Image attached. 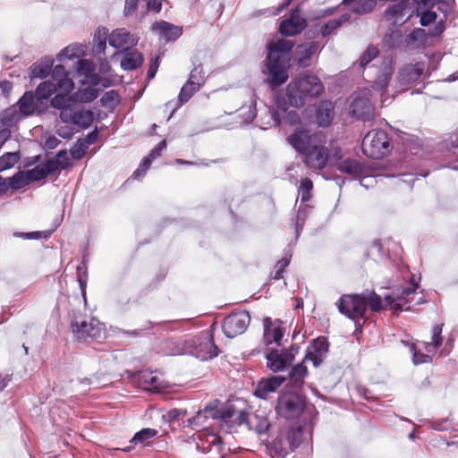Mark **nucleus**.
Masks as SVG:
<instances>
[{"instance_id": "nucleus-1", "label": "nucleus", "mask_w": 458, "mask_h": 458, "mask_svg": "<svg viewBox=\"0 0 458 458\" xmlns=\"http://www.w3.org/2000/svg\"><path fill=\"white\" fill-rule=\"evenodd\" d=\"M324 91L320 79L310 72H303L293 80L285 89L284 96L276 98V107L286 112L289 106L300 108L317 98Z\"/></svg>"}, {"instance_id": "nucleus-2", "label": "nucleus", "mask_w": 458, "mask_h": 458, "mask_svg": "<svg viewBox=\"0 0 458 458\" xmlns=\"http://www.w3.org/2000/svg\"><path fill=\"white\" fill-rule=\"evenodd\" d=\"M361 148L370 158H382L391 151L390 137L384 130H371L364 136Z\"/></svg>"}, {"instance_id": "nucleus-3", "label": "nucleus", "mask_w": 458, "mask_h": 458, "mask_svg": "<svg viewBox=\"0 0 458 458\" xmlns=\"http://www.w3.org/2000/svg\"><path fill=\"white\" fill-rule=\"evenodd\" d=\"M187 353L200 360H208L219 353L210 332H202L186 340Z\"/></svg>"}, {"instance_id": "nucleus-4", "label": "nucleus", "mask_w": 458, "mask_h": 458, "mask_svg": "<svg viewBox=\"0 0 458 458\" xmlns=\"http://www.w3.org/2000/svg\"><path fill=\"white\" fill-rule=\"evenodd\" d=\"M264 63V72L268 75L267 82L271 88H277L287 81L290 60L267 55Z\"/></svg>"}, {"instance_id": "nucleus-5", "label": "nucleus", "mask_w": 458, "mask_h": 458, "mask_svg": "<svg viewBox=\"0 0 458 458\" xmlns=\"http://www.w3.org/2000/svg\"><path fill=\"white\" fill-rule=\"evenodd\" d=\"M304 400L294 392H285L277 398L276 413L285 420L298 418L304 409Z\"/></svg>"}, {"instance_id": "nucleus-6", "label": "nucleus", "mask_w": 458, "mask_h": 458, "mask_svg": "<svg viewBox=\"0 0 458 458\" xmlns=\"http://www.w3.org/2000/svg\"><path fill=\"white\" fill-rule=\"evenodd\" d=\"M365 298L363 292L341 296L336 303L339 312L350 319L364 317L367 310Z\"/></svg>"}, {"instance_id": "nucleus-7", "label": "nucleus", "mask_w": 458, "mask_h": 458, "mask_svg": "<svg viewBox=\"0 0 458 458\" xmlns=\"http://www.w3.org/2000/svg\"><path fill=\"white\" fill-rule=\"evenodd\" d=\"M250 323V316L247 310L234 311L227 315L222 323V330L228 338L243 334Z\"/></svg>"}, {"instance_id": "nucleus-8", "label": "nucleus", "mask_w": 458, "mask_h": 458, "mask_svg": "<svg viewBox=\"0 0 458 458\" xmlns=\"http://www.w3.org/2000/svg\"><path fill=\"white\" fill-rule=\"evenodd\" d=\"M370 91L367 89L357 92L350 106V115L364 122L374 119V106L371 104Z\"/></svg>"}, {"instance_id": "nucleus-9", "label": "nucleus", "mask_w": 458, "mask_h": 458, "mask_svg": "<svg viewBox=\"0 0 458 458\" xmlns=\"http://www.w3.org/2000/svg\"><path fill=\"white\" fill-rule=\"evenodd\" d=\"M193 440L195 441L196 449L202 454H221L223 452L224 445L220 436L207 429L199 430L193 436Z\"/></svg>"}, {"instance_id": "nucleus-10", "label": "nucleus", "mask_w": 458, "mask_h": 458, "mask_svg": "<svg viewBox=\"0 0 458 458\" xmlns=\"http://www.w3.org/2000/svg\"><path fill=\"white\" fill-rule=\"evenodd\" d=\"M419 280H416V276L413 275L411 278V287L396 289L392 294L385 295V301L387 304L394 310H408L410 306V295L413 294L416 289L419 287Z\"/></svg>"}, {"instance_id": "nucleus-11", "label": "nucleus", "mask_w": 458, "mask_h": 458, "mask_svg": "<svg viewBox=\"0 0 458 458\" xmlns=\"http://www.w3.org/2000/svg\"><path fill=\"white\" fill-rule=\"evenodd\" d=\"M285 333V323L281 319H272L269 317L263 318L262 342L266 346L275 344L280 347Z\"/></svg>"}, {"instance_id": "nucleus-12", "label": "nucleus", "mask_w": 458, "mask_h": 458, "mask_svg": "<svg viewBox=\"0 0 458 458\" xmlns=\"http://www.w3.org/2000/svg\"><path fill=\"white\" fill-rule=\"evenodd\" d=\"M307 21L301 16V8L294 7L289 18L283 20L279 25V32L284 37H293L301 34L307 27Z\"/></svg>"}, {"instance_id": "nucleus-13", "label": "nucleus", "mask_w": 458, "mask_h": 458, "mask_svg": "<svg viewBox=\"0 0 458 458\" xmlns=\"http://www.w3.org/2000/svg\"><path fill=\"white\" fill-rule=\"evenodd\" d=\"M329 351V343L324 336L314 339L306 348L303 362L311 361L318 368L326 360Z\"/></svg>"}, {"instance_id": "nucleus-14", "label": "nucleus", "mask_w": 458, "mask_h": 458, "mask_svg": "<svg viewBox=\"0 0 458 458\" xmlns=\"http://www.w3.org/2000/svg\"><path fill=\"white\" fill-rule=\"evenodd\" d=\"M321 140V136L314 133L310 134L303 129H296L288 138V143L300 154L304 155L306 152Z\"/></svg>"}, {"instance_id": "nucleus-15", "label": "nucleus", "mask_w": 458, "mask_h": 458, "mask_svg": "<svg viewBox=\"0 0 458 458\" xmlns=\"http://www.w3.org/2000/svg\"><path fill=\"white\" fill-rule=\"evenodd\" d=\"M303 156L304 163L308 167L322 170L327 165L329 153L327 148L322 145L319 140Z\"/></svg>"}, {"instance_id": "nucleus-16", "label": "nucleus", "mask_w": 458, "mask_h": 458, "mask_svg": "<svg viewBox=\"0 0 458 458\" xmlns=\"http://www.w3.org/2000/svg\"><path fill=\"white\" fill-rule=\"evenodd\" d=\"M267 368L274 373L287 369L293 363L283 349H269L264 355Z\"/></svg>"}, {"instance_id": "nucleus-17", "label": "nucleus", "mask_w": 458, "mask_h": 458, "mask_svg": "<svg viewBox=\"0 0 458 458\" xmlns=\"http://www.w3.org/2000/svg\"><path fill=\"white\" fill-rule=\"evenodd\" d=\"M151 30L165 42H174L182 34V27L165 21H158L151 25Z\"/></svg>"}, {"instance_id": "nucleus-18", "label": "nucleus", "mask_w": 458, "mask_h": 458, "mask_svg": "<svg viewBox=\"0 0 458 458\" xmlns=\"http://www.w3.org/2000/svg\"><path fill=\"white\" fill-rule=\"evenodd\" d=\"M71 327L76 339L80 342L86 341L88 338H96V329L91 323H88L86 318L80 315L74 316L71 321Z\"/></svg>"}, {"instance_id": "nucleus-19", "label": "nucleus", "mask_w": 458, "mask_h": 458, "mask_svg": "<svg viewBox=\"0 0 458 458\" xmlns=\"http://www.w3.org/2000/svg\"><path fill=\"white\" fill-rule=\"evenodd\" d=\"M285 381L282 376H271L267 378H261L254 390V395L259 399L266 400L269 394L275 393Z\"/></svg>"}, {"instance_id": "nucleus-20", "label": "nucleus", "mask_w": 458, "mask_h": 458, "mask_svg": "<svg viewBox=\"0 0 458 458\" xmlns=\"http://www.w3.org/2000/svg\"><path fill=\"white\" fill-rule=\"evenodd\" d=\"M425 64L421 62L405 64L398 72V81L402 85H408L420 79L424 73Z\"/></svg>"}, {"instance_id": "nucleus-21", "label": "nucleus", "mask_w": 458, "mask_h": 458, "mask_svg": "<svg viewBox=\"0 0 458 458\" xmlns=\"http://www.w3.org/2000/svg\"><path fill=\"white\" fill-rule=\"evenodd\" d=\"M319 45L317 41H310L299 45L296 48L295 62L298 67L307 68L311 64V57L317 53Z\"/></svg>"}, {"instance_id": "nucleus-22", "label": "nucleus", "mask_w": 458, "mask_h": 458, "mask_svg": "<svg viewBox=\"0 0 458 458\" xmlns=\"http://www.w3.org/2000/svg\"><path fill=\"white\" fill-rule=\"evenodd\" d=\"M30 183V181H29L26 171H19L9 178L0 176V196L4 195L10 188L13 190H20Z\"/></svg>"}, {"instance_id": "nucleus-23", "label": "nucleus", "mask_w": 458, "mask_h": 458, "mask_svg": "<svg viewBox=\"0 0 458 458\" xmlns=\"http://www.w3.org/2000/svg\"><path fill=\"white\" fill-rule=\"evenodd\" d=\"M108 43L112 47L119 49L134 46L136 45L137 41L126 29L120 28L114 30L108 36Z\"/></svg>"}, {"instance_id": "nucleus-24", "label": "nucleus", "mask_w": 458, "mask_h": 458, "mask_svg": "<svg viewBox=\"0 0 458 458\" xmlns=\"http://www.w3.org/2000/svg\"><path fill=\"white\" fill-rule=\"evenodd\" d=\"M294 42L291 39L279 38L267 44V55L291 60Z\"/></svg>"}, {"instance_id": "nucleus-25", "label": "nucleus", "mask_w": 458, "mask_h": 458, "mask_svg": "<svg viewBox=\"0 0 458 458\" xmlns=\"http://www.w3.org/2000/svg\"><path fill=\"white\" fill-rule=\"evenodd\" d=\"M159 352L165 356L187 353L186 340L182 341L174 338L162 340L159 344Z\"/></svg>"}, {"instance_id": "nucleus-26", "label": "nucleus", "mask_w": 458, "mask_h": 458, "mask_svg": "<svg viewBox=\"0 0 458 458\" xmlns=\"http://www.w3.org/2000/svg\"><path fill=\"white\" fill-rule=\"evenodd\" d=\"M139 385L148 392H158L163 387L162 380L152 371L143 370L138 376Z\"/></svg>"}, {"instance_id": "nucleus-27", "label": "nucleus", "mask_w": 458, "mask_h": 458, "mask_svg": "<svg viewBox=\"0 0 458 458\" xmlns=\"http://www.w3.org/2000/svg\"><path fill=\"white\" fill-rule=\"evenodd\" d=\"M56 171V165L53 161H49L47 159L45 162L36 165L34 168L30 170H27V174L29 176V181L38 182L47 175L55 173Z\"/></svg>"}, {"instance_id": "nucleus-28", "label": "nucleus", "mask_w": 458, "mask_h": 458, "mask_svg": "<svg viewBox=\"0 0 458 458\" xmlns=\"http://www.w3.org/2000/svg\"><path fill=\"white\" fill-rule=\"evenodd\" d=\"M406 4L403 1L390 5L384 12V17L386 21H392L393 26H400L405 22L404 20Z\"/></svg>"}, {"instance_id": "nucleus-29", "label": "nucleus", "mask_w": 458, "mask_h": 458, "mask_svg": "<svg viewBox=\"0 0 458 458\" xmlns=\"http://www.w3.org/2000/svg\"><path fill=\"white\" fill-rule=\"evenodd\" d=\"M144 58L140 52L137 50H128L123 53L121 59V68L123 71H132L141 66Z\"/></svg>"}, {"instance_id": "nucleus-30", "label": "nucleus", "mask_w": 458, "mask_h": 458, "mask_svg": "<svg viewBox=\"0 0 458 458\" xmlns=\"http://www.w3.org/2000/svg\"><path fill=\"white\" fill-rule=\"evenodd\" d=\"M428 38L427 31L421 28L412 30L404 38V43L409 49L420 47Z\"/></svg>"}, {"instance_id": "nucleus-31", "label": "nucleus", "mask_w": 458, "mask_h": 458, "mask_svg": "<svg viewBox=\"0 0 458 458\" xmlns=\"http://www.w3.org/2000/svg\"><path fill=\"white\" fill-rule=\"evenodd\" d=\"M36 96L32 91H26L15 105L23 116H30L35 111Z\"/></svg>"}, {"instance_id": "nucleus-32", "label": "nucleus", "mask_w": 458, "mask_h": 458, "mask_svg": "<svg viewBox=\"0 0 458 458\" xmlns=\"http://www.w3.org/2000/svg\"><path fill=\"white\" fill-rule=\"evenodd\" d=\"M269 428L270 423L266 416L254 413L248 420V428L255 431L259 436L267 434Z\"/></svg>"}, {"instance_id": "nucleus-33", "label": "nucleus", "mask_w": 458, "mask_h": 458, "mask_svg": "<svg viewBox=\"0 0 458 458\" xmlns=\"http://www.w3.org/2000/svg\"><path fill=\"white\" fill-rule=\"evenodd\" d=\"M337 170L354 177H359L363 174L364 167L358 160L346 158L337 165Z\"/></svg>"}, {"instance_id": "nucleus-34", "label": "nucleus", "mask_w": 458, "mask_h": 458, "mask_svg": "<svg viewBox=\"0 0 458 458\" xmlns=\"http://www.w3.org/2000/svg\"><path fill=\"white\" fill-rule=\"evenodd\" d=\"M311 208L312 207L310 206L309 204L301 202L297 214L292 221L295 230L296 240L301 235L305 221L310 215Z\"/></svg>"}, {"instance_id": "nucleus-35", "label": "nucleus", "mask_w": 458, "mask_h": 458, "mask_svg": "<svg viewBox=\"0 0 458 458\" xmlns=\"http://www.w3.org/2000/svg\"><path fill=\"white\" fill-rule=\"evenodd\" d=\"M54 61L50 57L42 59L39 63L30 66V76L32 78H47L53 67Z\"/></svg>"}, {"instance_id": "nucleus-36", "label": "nucleus", "mask_w": 458, "mask_h": 458, "mask_svg": "<svg viewBox=\"0 0 458 458\" xmlns=\"http://www.w3.org/2000/svg\"><path fill=\"white\" fill-rule=\"evenodd\" d=\"M108 30L105 27L98 28L94 34L93 51L96 54H104L106 47Z\"/></svg>"}, {"instance_id": "nucleus-37", "label": "nucleus", "mask_w": 458, "mask_h": 458, "mask_svg": "<svg viewBox=\"0 0 458 458\" xmlns=\"http://www.w3.org/2000/svg\"><path fill=\"white\" fill-rule=\"evenodd\" d=\"M23 115L14 105L1 113L0 122L4 126H12L16 123Z\"/></svg>"}, {"instance_id": "nucleus-38", "label": "nucleus", "mask_w": 458, "mask_h": 458, "mask_svg": "<svg viewBox=\"0 0 458 458\" xmlns=\"http://www.w3.org/2000/svg\"><path fill=\"white\" fill-rule=\"evenodd\" d=\"M304 428L301 426L291 428L287 432V440L292 451L301 445L304 440Z\"/></svg>"}, {"instance_id": "nucleus-39", "label": "nucleus", "mask_w": 458, "mask_h": 458, "mask_svg": "<svg viewBox=\"0 0 458 458\" xmlns=\"http://www.w3.org/2000/svg\"><path fill=\"white\" fill-rule=\"evenodd\" d=\"M203 411L208 419H220L225 422L232 419L233 415L231 412V410H226L221 412L217 406L213 404L206 405Z\"/></svg>"}, {"instance_id": "nucleus-40", "label": "nucleus", "mask_w": 458, "mask_h": 458, "mask_svg": "<svg viewBox=\"0 0 458 458\" xmlns=\"http://www.w3.org/2000/svg\"><path fill=\"white\" fill-rule=\"evenodd\" d=\"M56 91L54 82L51 81H45L37 87L34 94L37 100L41 102L42 100L49 98Z\"/></svg>"}, {"instance_id": "nucleus-41", "label": "nucleus", "mask_w": 458, "mask_h": 458, "mask_svg": "<svg viewBox=\"0 0 458 458\" xmlns=\"http://www.w3.org/2000/svg\"><path fill=\"white\" fill-rule=\"evenodd\" d=\"M350 19V15L347 13L342 14L337 19L329 20L321 30V36L327 38L330 36L338 27L343 23L346 22Z\"/></svg>"}, {"instance_id": "nucleus-42", "label": "nucleus", "mask_w": 458, "mask_h": 458, "mask_svg": "<svg viewBox=\"0 0 458 458\" xmlns=\"http://www.w3.org/2000/svg\"><path fill=\"white\" fill-rule=\"evenodd\" d=\"M20 151L5 152L0 157V172L13 167L20 160Z\"/></svg>"}, {"instance_id": "nucleus-43", "label": "nucleus", "mask_w": 458, "mask_h": 458, "mask_svg": "<svg viewBox=\"0 0 458 458\" xmlns=\"http://www.w3.org/2000/svg\"><path fill=\"white\" fill-rule=\"evenodd\" d=\"M157 434V431L154 428H142L134 434L132 438L130 440V444L133 445L145 444L148 440L153 438Z\"/></svg>"}, {"instance_id": "nucleus-44", "label": "nucleus", "mask_w": 458, "mask_h": 458, "mask_svg": "<svg viewBox=\"0 0 458 458\" xmlns=\"http://www.w3.org/2000/svg\"><path fill=\"white\" fill-rule=\"evenodd\" d=\"M94 121V114L91 110H81L76 112L73 124L81 128H89Z\"/></svg>"}, {"instance_id": "nucleus-45", "label": "nucleus", "mask_w": 458, "mask_h": 458, "mask_svg": "<svg viewBox=\"0 0 458 458\" xmlns=\"http://www.w3.org/2000/svg\"><path fill=\"white\" fill-rule=\"evenodd\" d=\"M308 375V369L303 360L294 366H293L289 372L288 377L295 383H303V379Z\"/></svg>"}, {"instance_id": "nucleus-46", "label": "nucleus", "mask_w": 458, "mask_h": 458, "mask_svg": "<svg viewBox=\"0 0 458 458\" xmlns=\"http://www.w3.org/2000/svg\"><path fill=\"white\" fill-rule=\"evenodd\" d=\"M364 296L366 297V306L372 311L378 312L383 309L381 297L374 291L364 290Z\"/></svg>"}, {"instance_id": "nucleus-47", "label": "nucleus", "mask_w": 458, "mask_h": 458, "mask_svg": "<svg viewBox=\"0 0 458 458\" xmlns=\"http://www.w3.org/2000/svg\"><path fill=\"white\" fill-rule=\"evenodd\" d=\"M200 88H199L198 83H191L190 81H186V83L182 87L181 91L178 95V100L180 105H182L188 102L193 94L197 92Z\"/></svg>"}, {"instance_id": "nucleus-48", "label": "nucleus", "mask_w": 458, "mask_h": 458, "mask_svg": "<svg viewBox=\"0 0 458 458\" xmlns=\"http://www.w3.org/2000/svg\"><path fill=\"white\" fill-rule=\"evenodd\" d=\"M403 33L399 30H391L384 37V41L389 48H398L403 42Z\"/></svg>"}, {"instance_id": "nucleus-49", "label": "nucleus", "mask_w": 458, "mask_h": 458, "mask_svg": "<svg viewBox=\"0 0 458 458\" xmlns=\"http://www.w3.org/2000/svg\"><path fill=\"white\" fill-rule=\"evenodd\" d=\"M49 161H53L56 165V170L62 169L65 170L72 165L70 158L68 157V153L66 149L59 150L55 158L48 159Z\"/></svg>"}, {"instance_id": "nucleus-50", "label": "nucleus", "mask_w": 458, "mask_h": 458, "mask_svg": "<svg viewBox=\"0 0 458 458\" xmlns=\"http://www.w3.org/2000/svg\"><path fill=\"white\" fill-rule=\"evenodd\" d=\"M208 417H206L203 410L199 411L195 416L187 420V427H190L193 429L203 428L206 429V421Z\"/></svg>"}, {"instance_id": "nucleus-51", "label": "nucleus", "mask_w": 458, "mask_h": 458, "mask_svg": "<svg viewBox=\"0 0 458 458\" xmlns=\"http://www.w3.org/2000/svg\"><path fill=\"white\" fill-rule=\"evenodd\" d=\"M334 118V111L330 108H319L317 111L318 123L321 127L328 126Z\"/></svg>"}, {"instance_id": "nucleus-52", "label": "nucleus", "mask_w": 458, "mask_h": 458, "mask_svg": "<svg viewBox=\"0 0 458 458\" xmlns=\"http://www.w3.org/2000/svg\"><path fill=\"white\" fill-rule=\"evenodd\" d=\"M378 54V49L375 46L369 45L360 58V66L365 68Z\"/></svg>"}, {"instance_id": "nucleus-53", "label": "nucleus", "mask_w": 458, "mask_h": 458, "mask_svg": "<svg viewBox=\"0 0 458 458\" xmlns=\"http://www.w3.org/2000/svg\"><path fill=\"white\" fill-rule=\"evenodd\" d=\"M313 187V183L310 179L304 178L301 181V185L299 188V193L301 194V202L306 203L310 200L311 197V190Z\"/></svg>"}, {"instance_id": "nucleus-54", "label": "nucleus", "mask_w": 458, "mask_h": 458, "mask_svg": "<svg viewBox=\"0 0 458 458\" xmlns=\"http://www.w3.org/2000/svg\"><path fill=\"white\" fill-rule=\"evenodd\" d=\"M410 352L411 353L412 363L414 365L428 363V362H431V360H432V358L429 355L424 354L420 351L417 350V347L414 344H411Z\"/></svg>"}, {"instance_id": "nucleus-55", "label": "nucleus", "mask_w": 458, "mask_h": 458, "mask_svg": "<svg viewBox=\"0 0 458 458\" xmlns=\"http://www.w3.org/2000/svg\"><path fill=\"white\" fill-rule=\"evenodd\" d=\"M96 66L94 63L88 59H81L77 62V72L80 75L85 76L90 75L95 72Z\"/></svg>"}, {"instance_id": "nucleus-56", "label": "nucleus", "mask_w": 458, "mask_h": 458, "mask_svg": "<svg viewBox=\"0 0 458 458\" xmlns=\"http://www.w3.org/2000/svg\"><path fill=\"white\" fill-rule=\"evenodd\" d=\"M55 87V91H60V93L69 94L74 88V83L69 76L61 79L55 82H54Z\"/></svg>"}, {"instance_id": "nucleus-57", "label": "nucleus", "mask_w": 458, "mask_h": 458, "mask_svg": "<svg viewBox=\"0 0 458 458\" xmlns=\"http://www.w3.org/2000/svg\"><path fill=\"white\" fill-rule=\"evenodd\" d=\"M430 428L437 431H446L453 428L452 420L449 418L428 420Z\"/></svg>"}, {"instance_id": "nucleus-58", "label": "nucleus", "mask_w": 458, "mask_h": 458, "mask_svg": "<svg viewBox=\"0 0 458 458\" xmlns=\"http://www.w3.org/2000/svg\"><path fill=\"white\" fill-rule=\"evenodd\" d=\"M429 172H420V173H403L398 174L400 177V180L408 184L411 188L413 186L414 182L418 179V177H427L428 175Z\"/></svg>"}, {"instance_id": "nucleus-59", "label": "nucleus", "mask_w": 458, "mask_h": 458, "mask_svg": "<svg viewBox=\"0 0 458 458\" xmlns=\"http://www.w3.org/2000/svg\"><path fill=\"white\" fill-rule=\"evenodd\" d=\"M255 103H251L247 106H242L239 109V115L242 116L245 123H251L256 117V106Z\"/></svg>"}, {"instance_id": "nucleus-60", "label": "nucleus", "mask_w": 458, "mask_h": 458, "mask_svg": "<svg viewBox=\"0 0 458 458\" xmlns=\"http://www.w3.org/2000/svg\"><path fill=\"white\" fill-rule=\"evenodd\" d=\"M81 49L76 45H70L64 48L59 54H58V59H73L75 57H78L80 55Z\"/></svg>"}, {"instance_id": "nucleus-61", "label": "nucleus", "mask_w": 458, "mask_h": 458, "mask_svg": "<svg viewBox=\"0 0 458 458\" xmlns=\"http://www.w3.org/2000/svg\"><path fill=\"white\" fill-rule=\"evenodd\" d=\"M188 81L191 83H198L199 88L201 87V85L204 84L205 79H204V72L203 69L200 64L198 66H195L190 72V77L188 79Z\"/></svg>"}, {"instance_id": "nucleus-62", "label": "nucleus", "mask_w": 458, "mask_h": 458, "mask_svg": "<svg viewBox=\"0 0 458 458\" xmlns=\"http://www.w3.org/2000/svg\"><path fill=\"white\" fill-rule=\"evenodd\" d=\"M70 98L67 94L58 93L51 99V106L54 108L61 110L70 105Z\"/></svg>"}, {"instance_id": "nucleus-63", "label": "nucleus", "mask_w": 458, "mask_h": 458, "mask_svg": "<svg viewBox=\"0 0 458 458\" xmlns=\"http://www.w3.org/2000/svg\"><path fill=\"white\" fill-rule=\"evenodd\" d=\"M88 148L81 140H78L74 147L70 149V153L74 160H80L86 155Z\"/></svg>"}, {"instance_id": "nucleus-64", "label": "nucleus", "mask_w": 458, "mask_h": 458, "mask_svg": "<svg viewBox=\"0 0 458 458\" xmlns=\"http://www.w3.org/2000/svg\"><path fill=\"white\" fill-rule=\"evenodd\" d=\"M266 117L267 118L266 124L269 127H278L281 123L280 114L275 108H267Z\"/></svg>"}]
</instances>
